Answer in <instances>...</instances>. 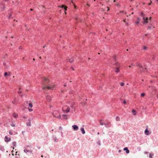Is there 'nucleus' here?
Here are the masks:
<instances>
[{
  "instance_id": "42",
  "label": "nucleus",
  "mask_w": 158,
  "mask_h": 158,
  "mask_svg": "<svg viewBox=\"0 0 158 158\" xmlns=\"http://www.w3.org/2000/svg\"><path fill=\"white\" fill-rule=\"evenodd\" d=\"M63 116H66V115H63Z\"/></svg>"
},
{
  "instance_id": "36",
  "label": "nucleus",
  "mask_w": 158,
  "mask_h": 158,
  "mask_svg": "<svg viewBox=\"0 0 158 158\" xmlns=\"http://www.w3.org/2000/svg\"><path fill=\"white\" fill-rule=\"evenodd\" d=\"M137 19H138V21H139H139L140 20L139 18H137Z\"/></svg>"
},
{
  "instance_id": "60",
  "label": "nucleus",
  "mask_w": 158,
  "mask_h": 158,
  "mask_svg": "<svg viewBox=\"0 0 158 158\" xmlns=\"http://www.w3.org/2000/svg\"><path fill=\"white\" fill-rule=\"evenodd\" d=\"M13 103H15V102H14H14H13Z\"/></svg>"
},
{
  "instance_id": "43",
  "label": "nucleus",
  "mask_w": 158,
  "mask_h": 158,
  "mask_svg": "<svg viewBox=\"0 0 158 158\" xmlns=\"http://www.w3.org/2000/svg\"><path fill=\"white\" fill-rule=\"evenodd\" d=\"M71 69L73 70H74V69H73V67H71Z\"/></svg>"
},
{
  "instance_id": "41",
  "label": "nucleus",
  "mask_w": 158,
  "mask_h": 158,
  "mask_svg": "<svg viewBox=\"0 0 158 158\" xmlns=\"http://www.w3.org/2000/svg\"><path fill=\"white\" fill-rule=\"evenodd\" d=\"M74 8L75 9H76V6L75 5H74Z\"/></svg>"
},
{
  "instance_id": "1",
  "label": "nucleus",
  "mask_w": 158,
  "mask_h": 158,
  "mask_svg": "<svg viewBox=\"0 0 158 158\" xmlns=\"http://www.w3.org/2000/svg\"><path fill=\"white\" fill-rule=\"evenodd\" d=\"M44 81V82L43 84V85L42 86V88L43 89H44L46 88H47L48 89H52V88H54V85H53V86H46V85L49 82V79L48 78H45V77H44L43 78Z\"/></svg>"
},
{
  "instance_id": "19",
  "label": "nucleus",
  "mask_w": 158,
  "mask_h": 158,
  "mask_svg": "<svg viewBox=\"0 0 158 158\" xmlns=\"http://www.w3.org/2000/svg\"><path fill=\"white\" fill-rule=\"evenodd\" d=\"M115 64L116 65V66H117V67H118L120 66V64L119 63H118V62H116Z\"/></svg>"
},
{
  "instance_id": "6",
  "label": "nucleus",
  "mask_w": 158,
  "mask_h": 158,
  "mask_svg": "<svg viewBox=\"0 0 158 158\" xmlns=\"http://www.w3.org/2000/svg\"><path fill=\"white\" fill-rule=\"evenodd\" d=\"M46 99L48 102H50L51 100V97L48 95H47L46 97Z\"/></svg>"
},
{
  "instance_id": "46",
  "label": "nucleus",
  "mask_w": 158,
  "mask_h": 158,
  "mask_svg": "<svg viewBox=\"0 0 158 158\" xmlns=\"http://www.w3.org/2000/svg\"><path fill=\"white\" fill-rule=\"evenodd\" d=\"M156 97L158 98V94L156 95Z\"/></svg>"
},
{
  "instance_id": "64",
  "label": "nucleus",
  "mask_w": 158,
  "mask_h": 158,
  "mask_svg": "<svg viewBox=\"0 0 158 158\" xmlns=\"http://www.w3.org/2000/svg\"><path fill=\"white\" fill-rule=\"evenodd\" d=\"M87 5L88 6H89V5H88V4H87Z\"/></svg>"
},
{
  "instance_id": "13",
  "label": "nucleus",
  "mask_w": 158,
  "mask_h": 158,
  "mask_svg": "<svg viewBox=\"0 0 158 158\" xmlns=\"http://www.w3.org/2000/svg\"><path fill=\"white\" fill-rule=\"evenodd\" d=\"M81 130L83 134H84L85 133V131L84 128H81Z\"/></svg>"
},
{
  "instance_id": "63",
  "label": "nucleus",
  "mask_w": 158,
  "mask_h": 158,
  "mask_svg": "<svg viewBox=\"0 0 158 158\" xmlns=\"http://www.w3.org/2000/svg\"><path fill=\"white\" fill-rule=\"evenodd\" d=\"M129 67H131V66H129Z\"/></svg>"
},
{
  "instance_id": "17",
  "label": "nucleus",
  "mask_w": 158,
  "mask_h": 158,
  "mask_svg": "<svg viewBox=\"0 0 158 158\" xmlns=\"http://www.w3.org/2000/svg\"><path fill=\"white\" fill-rule=\"evenodd\" d=\"M13 116L15 118H16L18 116V114H16V113H14L13 114Z\"/></svg>"
},
{
  "instance_id": "30",
  "label": "nucleus",
  "mask_w": 158,
  "mask_h": 158,
  "mask_svg": "<svg viewBox=\"0 0 158 158\" xmlns=\"http://www.w3.org/2000/svg\"><path fill=\"white\" fill-rule=\"evenodd\" d=\"M139 23V21H137L136 22H135V24H138Z\"/></svg>"
},
{
  "instance_id": "7",
  "label": "nucleus",
  "mask_w": 158,
  "mask_h": 158,
  "mask_svg": "<svg viewBox=\"0 0 158 158\" xmlns=\"http://www.w3.org/2000/svg\"><path fill=\"white\" fill-rule=\"evenodd\" d=\"M72 127H73V129L74 130L77 131V130L78 129V127L76 125H73L72 126Z\"/></svg>"
},
{
  "instance_id": "24",
  "label": "nucleus",
  "mask_w": 158,
  "mask_h": 158,
  "mask_svg": "<svg viewBox=\"0 0 158 158\" xmlns=\"http://www.w3.org/2000/svg\"><path fill=\"white\" fill-rule=\"evenodd\" d=\"M29 106L31 108H32V105L31 103H29Z\"/></svg>"
},
{
  "instance_id": "25",
  "label": "nucleus",
  "mask_w": 158,
  "mask_h": 158,
  "mask_svg": "<svg viewBox=\"0 0 158 158\" xmlns=\"http://www.w3.org/2000/svg\"><path fill=\"white\" fill-rule=\"evenodd\" d=\"M141 95L142 97H143L145 96V94L144 93H142L141 94Z\"/></svg>"
},
{
  "instance_id": "5",
  "label": "nucleus",
  "mask_w": 158,
  "mask_h": 158,
  "mask_svg": "<svg viewBox=\"0 0 158 158\" xmlns=\"http://www.w3.org/2000/svg\"><path fill=\"white\" fill-rule=\"evenodd\" d=\"M10 140V137H8L7 136H6L5 137V141L6 142H8Z\"/></svg>"
},
{
  "instance_id": "15",
  "label": "nucleus",
  "mask_w": 158,
  "mask_h": 158,
  "mask_svg": "<svg viewBox=\"0 0 158 158\" xmlns=\"http://www.w3.org/2000/svg\"><path fill=\"white\" fill-rule=\"evenodd\" d=\"M31 122L30 121L29 122L27 123V126H29V127L30 126H31Z\"/></svg>"
},
{
  "instance_id": "44",
  "label": "nucleus",
  "mask_w": 158,
  "mask_h": 158,
  "mask_svg": "<svg viewBox=\"0 0 158 158\" xmlns=\"http://www.w3.org/2000/svg\"><path fill=\"white\" fill-rule=\"evenodd\" d=\"M19 49H21V47H19Z\"/></svg>"
},
{
  "instance_id": "39",
  "label": "nucleus",
  "mask_w": 158,
  "mask_h": 158,
  "mask_svg": "<svg viewBox=\"0 0 158 158\" xmlns=\"http://www.w3.org/2000/svg\"><path fill=\"white\" fill-rule=\"evenodd\" d=\"M11 126L13 127H14L15 126V125H14V124H12L11 125Z\"/></svg>"
},
{
  "instance_id": "50",
  "label": "nucleus",
  "mask_w": 158,
  "mask_h": 158,
  "mask_svg": "<svg viewBox=\"0 0 158 158\" xmlns=\"http://www.w3.org/2000/svg\"><path fill=\"white\" fill-rule=\"evenodd\" d=\"M71 2H72L73 3V1H71Z\"/></svg>"
},
{
  "instance_id": "48",
  "label": "nucleus",
  "mask_w": 158,
  "mask_h": 158,
  "mask_svg": "<svg viewBox=\"0 0 158 158\" xmlns=\"http://www.w3.org/2000/svg\"><path fill=\"white\" fill-rule=\"evenodd\" d=\"M121 150H119L118 151V152H121Z\"/></svg>"
},
{
  "instance_id": "14",
  "label": "nucleus",
  "mask_w": 158,
  "mask_h": 158,
  "mask_svg": "<svg viewBox=\"0 0 158 158\" xmlns=\"http://www.w3.org/2000/svg\"><path fill=\"white\" fill-rule=\"evenodd\" d=\"M132 112L134 115H135L136 114V111L134 109L132 110Z\"/></svg>"
},
{
  "instance_id": "21",
  "label": "nucleus",
  "mask_w": 158,
  "mask_h": 158,
  "mask_svg": "<svg viewBox=\"0 0 158 158\" xmlns=\"http://www.w3.org/2000/svg\"><path fill=\"white\" fill-rule=\"evenodd\" d=\"M100 125H103L104 124L102 122L101 120H100Z\"/></svg>"
},
{
  "instance_id": "47",
  "label": "nucleus",
  "mask_w": 158,
  "mask_h": 158,
  "mask_svg": "<svg viewBox=\"0 0 158 158\" xmlns=\"http://www.w3.org/2000/svg\"><path fill=\"white\" fill-rule=\"evenodd\" d=\"M151 18H152V17H150V18H149V19L151 20Z\"/></svg>"
},
{
  "instance_id": "27",
  "label": "nucleus",
  "mask_w": 158,
  "mask_h": 158,
  "mask_svg": "<svg viewBox=\"0 0 158 158\" xmlns=\"http://www.w3.org/2000/svg\"><path fill=\"white\" fill-rule=\"evenodd\" d=\"M149 88L151 87V88H152V89H154V90H155V87H153V86H149Z\"/></svg>"
},
{
  "instance_id": "34",
  "label": "nucleus",
  "mask_w": 158,
  "mask_h": 158,
  "mask_svg": "<svg viewBox=\"0 0 158 158\" xmlns=\"http://www.w3.org/2000/svg\"><path fill=\"white\" fill-rule=\"evenodd\" d=\"M123 103L124 104H126V101H124V102H123Z\"/></svg>"
},
{
  "instance_id": "49",
  "label": "nucleus",
  "mask_w": 158,
  "mask_h": 158,
  "mask_svg": "<svg viewBox=\"0 0 158 158\" xmlns=\"http://www.w3.org/2000/svg\"><path fill=\"white\" fill-rule=\"evenodd\" d=\"M108 8V10H109V8L108 7H107Z\"/></svg>"
},
{
  "instance_id": "2",
  "label": "nucleus",
  "mask_w": 158,
  "mask_h": 158,
  "mask_svg": "<svg viewBox=\"0 0 158 158\" xmlns=\"http://www.w3.org/2000/svg\"><path fill=\"white\" fill-rule=\"evenodd\" d=\"M52 114L53 116L56 118L60 119L61 115L57 111H54L52 113Z\"/></svg>"
},
{
  "instance_id": "56",
  "label": "nucleus",
  "mask_w": 158,
  "mask_h": 158,
  "mask_svg": "<svg viewBox=\"0 0 158 158\" xmlns=\"http://www.w3.org/2000/svg\"><path fill=\"white\" fill-rule=\"evenodd\" d=\"M35 60V59L34 58L33 59V60Z\"/></svg>"
},
{
  "instance_id": "8",
  "label": "nucleus",
  "mask_w": 158,
  "mask_h": 158,
  "mask_svg": "<svg viewBox=\"0 0 158 158\" xmlns=\"http://www.w3.org/2000/svg\"><path fill=\"white\" fill-rule=\"evenodd\" d=\"M24 151L25 153L29 152H30L31 153L32 152V151H31V149H25L24 150Z\"/></svg>"
},
{
  "instance_id": "55",
  "label": "nucleus",
  "mask_w": 158,
  "mask_h": 158,
  "mask_svg": "<svg viewBox=\"0 0 158 158\" xmlns=\"http://www.w3.org/2000/svg\"><path fill=\"white\" fill-rule=\"evenodd\" d=\"M11 15H10L9 16V18H10V17H11Z\"/></svg>"
},
{
  "instance_id": "57",
  "label": "nucleus",
  "mask_w": 158,
  "mask_h": 158,
  "mask_svg": "<svg viewBox=\"0 0 158 158\" xmlns=\"http://www.w3.org/2000/svg\"><path fill=\"white\" fill-rule=\"evenodd\" d=\"M30 10H31V11H32V9H30Z\"/></svg>"
},
{
  "instance_id": "38",
  "label": "nucleus",
  "mask_w": 158,
  "mask_h": 158,
  "mask_svg": "<svg viewBox=\"0 0 158 158\" xmlns=\"http://www.w3.org/2000/svg\"><path fill=\"white\" fill-rule=\"evenodd\" d=\"M126 19H124L123 20V21L124 22H126Z\"/></svg>"
},
{
  "instance_id": "62",
  "label": "nucleus",
  "mask_w": 158,
  "mask_h": 158,
  "mask_svg": "<svg viewBox=\"0 0 158 158\" xmlns=\"http://www.w3.org/2000/svg\"><path fill=\"white\" fill-rule=\"evenodd\" d=\"M64 86H66V85H64Z\"/></svg>"
},
{
  "instance_id": "45",
  "label": "nucleus",
  "mask_w": 158,
  "mask_h": 158,
  "mask_svg": "<svg viewBox=\"0 0 158 158\" xmlns=\"http://www.w3.org/2000/svg\"><path fill=\"white\" fill-rule=\"evenodd\" d=\"M151 3H149V4H148V5H151Z\"/></svg>"
},
{
  "instance_id": "22",
  "label": "nucleus",
  "mask_w": 158,
  "mask_h": 158,
  "mask_svg": "<svg viewBox=\"0 0 158 158\" xmlns=\"http://www.w3.org/2000/svg\"><path fill=\"white\" fill-rule=\"evenodd\" d=\"M120 84L122 86H123L125 85L124 83L123 82H120Z\"/></svg>"
},
{
  "instance_id": "35",
  "label": "nucleus",
  "mask_w": 158,
  "mask_h": 158,
  "mask_svg": "<svg viewBox=\"0 0 158 158\" xmlns=\"http://www.w3.org/2000/svg\"><path fill=\"white\" fill-rule=\"evenodd\" d=\"M71 107L72 108H73V105H72L71 106Z\"/></svg>"
},
{
  "instance_id": "20",
  "label": "nucleus",
  "mask_w": 158,
  "mask_h": 158,
  "mask_svg": "<svg viewBox=\"0 0 158 158\" xmlns=\"http://www.w3.org/2000/svg\"><path fill=\"white\" fill-rule=\"evenodd\" d=\"M12 144L15 147L16 146V142H13L12 143Z\"/></svg>"
},
{
  "instance_id": "40",
  "label": "nucleus",
  "mask_w": 158,
  "mask_h": 158,
  "mask_svg": "<svg viewBox=\"0 0 158 158\" xmlns=\"http://www.w3.org/2000/svg\"><path fill=\"white\" fill-rule=\"evenodd\" d=\"M145 20H148V18L147 17L146 18V19H145Z\"/></svg>"
},
{
  "instance_id": "16",
  "label": "nucleus",
  "mask_w": 158,
  "mask_h": 158,
  "mask_svg": "<svg viewBox=\"0 0 158 158\" xmlns=\"http://www.w3.org/2000/svg\"><path fill=\"white\" fill-rule=\"evenodd\" d=\"M143 19H144V23H148V20H145V18L144 17L143 18Z\"/></svg>"
},
{
  "instance_id": "11",
  "label": "nucleus",
  "mask_w": 158,
  "mask_h": 158,
  "mask_svg": "<svg viewBox=\"0 0 158 158\" xmlns=\"http://www.w3.org/2000/svg\"><path fill=\"white\" fill-rule=\"evenodd\" d=\"M60 7L62 8H64V10H67V6H65L64 5H62L61 6H60Z\"/></svg>"
},
{
  "instance_id": "53",
  "label": "nucleus",
  "mask_w": 158,
  "mask_h": 158,
  "mask_svg": "<svg viewBox=\"0 0 158 158\" xmlns=\"http://www.w3.org/2000/svg\"><path fill=\"white\" fill-rule=\"evenodd\" d=\"M18 93H21V92H20V91H19V92H18Z\"/></svg>"
},
{
  "instance_id": "58",
  "label": "nucleus",
  "mask_w": 158,
  "mask_h": 158,
  "mask_svg": "<svg viewBox=\"0 0 158 158\" xmlns=\"http://www.w3.org/2000/svg\"><path fill=\"white\" fill-rule=\"evenodd\" d=\"M39 58L40 59H41V57H40Z\"/></svg>"
},
{
  "instance_id": "32",
  "label": "nucleus",
  "mask_w": 158,
  "mask_h": 158,
  "mask_svg": "<svg viewBox=\"0 0 158 158\" xmlns=\"http://www.w3.org/2000/svg\"><path fill=\"white\" fill-rule=\"evenodd\" d=\"M29 110L30 111H33V110L32 109H29Z\"/></svg>"
},
{
  "instance_id": "10",
  "label": "nucleus",
  "mask_w": 158,
  "mask_h": 158,
  "mask_svg": "<svg viewBox=\"0 0 158 158\" xmlns=\"http://www.w3.org/2000/svg\"><path fill=\"white\" fill-rule=\"evenodd\" d=\"M123 150L124 151H126V153H127V154H128V153H129V150L128 149V148H127V147H125V148H124L123 149Z\"/></svg>"
},
{
  "instance_id": "52",
  "label": "nucleus",
  "mask_w": 158,
  "mask_h": 158,
  "mask_svg": "<svg viewBox=\"0 0 158 158\" xmlns=\"http://www.w3.org/2000/svg\"><path fill=\"white\" fill-rule=\"evenodd\" d=\"M98 134L99 135V132H98Z\"/></svg>"
},
{
  "instance_id": "23",
  "label": "nucleus",
  "mask_w": 158,
  "mask_h": 158,
  "mask_svg": "<svg viewBox=\"0 0 158 158\" xmlns=\"http://www.w3.org/2000/svg\"><path fill=\"white\" fill-rule=\"evenodd\" d=\"M153 156V154H152L151 153H150L149 154V157L150 158H152V156Z\"/></svg>"
},
{
  "instance_id": "29",
  "label": "nucleus",
  "mask_w": 158,
  "mask_h": 158,
  "mask_svg": "<svg viewBox=\"0 0 158 158\" xmlns=\"http://www.w3.org/2000/svg\"><path fill=\"white\" fill-rule=\"evenodd\" d=\"M7 74H8L7 73H6V72L4 73V76H6L7 75Z\"/></svg>"
},
{
  "instance_id": "37",
  "label": "nucleus",
  "mask_w": 158,
  "mask_h": 158,
  "mask_svg": "<svg viewBox=\"0 0 158 158\" xmlns=\"http://www.w3.org/2000/svg\"><path fill=\"white\" fill-rule=\"evenodd\" d=\"M126 25H127V26H128V23H126Z\"/></svg>"
},
{
  "instance_id": "59",
  "label": "nucleus",
  "mask_w": 158,
  "mask_h": 158,
  "mask_svg": "<svg viewBox=\"0 0 158 158\" xmlns=\"http://www.w3.org/2000/svg\"><path fill=\"white\" fill-rule=\"evenodd\" d=\"M120 12L122 13V12H123V11H120Z\"/></svg>"
},
{
  "instance_id": "31",
  "label": "nucleus",
  "mask_w": 158,
  "mask_h": 158,
  "mask_svg": "<svg viewBox=\"0 0 158 158\" xmlns=\"http://www.w3.org/2000/svg\"><path fill=\"white\" fill-rule=\"evenodd\" d=\"M143 49H144V50H146L147 49V48L145 46H144L143 47Z\"/></svg>"
},
{
  "instance_id": "26",
  "label": "nucleus",
  "mask_w": 158,
  "mask_h": 158,
  "mask_svg": "<svg viewBox=\"0 0 158 158\" xmlns=\"http://www.w3.org/2000/svg\"><path fill=\"white\" fill-rule=\"evenodd\" d=\"M137 66L139 67V68H142V66L141 65H140V64H137Z\"/></svg>"
},
{
  "instance_id": "33",
  "label": "nucleus",
  "mask_w": 158,
  "mask_h": 158,
  "mask_svg": "<svg viewBox=\"0 0 158 158\" xmlns=\"http://www.w3.org/2000/svg\"><path fill=\"white\" fill-rule=\"evenodd\" d=\"M141 15L143 17V16H144V15L143 14V13H141Z\"/></svg>"
},
{
  "instance_id": "9",
  "label": "nucleus",
  "mask_w": 158,
  "mask_h": 158,
  "mask_svg": "<svg viewBox=\"0 0 158 158\" xmlns=\"http://www.w3.org/2000/svg\"><path fill=\"white\" fill-rule=\"evenodd\" d=\"M67 61L70 63H72L73 61V59L72 58H71L70 59H67Z\"/></svg>"
},
{
  "instance_id": "51",
  "label": "nucleus",
  "mask_w": 158,
  "mask_h": 158,
  "mask_svg": "<svg viewBox=\"0 0 158 158\" xmlns=\"http://www.w3.org/2000/svg\"><path fill=\"white\" fill-rule=\"evenodd\" d=\"M114 2H116V0H114Z\"/></svg>"
},
{
  "instance_id": "28",
  "label": "nucleus",
  "mask_w": 158,
  "mask_h": 158,
  "mask_svg": "<svg viewBox=\"0 0 158 158\" xmlns=\"http://www.w3.org/2000/svg\"><path fill=\"white\" fill-rule=\"evenodd\" d=\"M9 134L10 135H12L13 134L12 132L11 131H10L9 132Z\"/></svg>"
},
{
  "instance_id": "4",
  "label": "nucleus",
  "mask_w": 158,
  "mask_h": 158,
  "mask_svg": "<svg viewBox=\"0 0 158 158\" xmlns=\"http://www.w3.org/2000/svg\"><path fill=\"white\" fill-rule=\"evenodd\" d=\"M144 133L145 135H148L151 134V131H149L147 129H146L144 131Z\"/></svg>"
},
{
  "instance_id": "12",
  "label": "nucleus",
  "mask_w": 158,
  "mask_h": 158,
  "mask_svg": "<svg viewBox=\"0 0 158 158\" xmlns=\"http://www.w3.org/2000/svg\"><path fill=\"white\" fill-rule=\"evenodd\" d=\"M120 72L119 67H118L116 68V70L115 71V73H118Z\"/></svg>"
},
{
  "instance_id": "18",
  "label": "nucleus",
  "mask_w": 158,
  "mask_h": 158,
  "mask_svg": "<svg viewBox=\"0 0 158 158\" xmlns=\"http://www.w3.org/2000/svg\"><path fill=\"white\" fill-rule=\"evenodd\" d=\"M116 120L117 121H119L120 120V118L118 116H117L116 118Z\"/></svg>"
},
{
  "instance_id": "54",
  "label": "nucleus",
  "mask_w": 158,
  "mask_h": 158,
  "mask_svg": "<svg viewBox=\"0 0 158 158\" xmlns=\"http://www.w3.org/2000/svg\"><path fill=\"white\" fill-rule=\"evenodd\" d=\"M41 157H43V155H42V156H41Z\"/></svg>"
},
{
  "instance_id": "3",
  "label": "nucleus",
  "mask_w": 158,
  "mask_h": 158,
  "mask_svg": "<svg viewBox=\"0 0 158 158\" xmlns=\"http://www.w3.org/2000/svg\"><path fill=\"white\" fill-rule=\"evenodd\" d=\"M62 110L64 112L68 113L70 111V108L67 106H65L62 108Z\"/></svg>"
},
{
  "instance_id": "61",
  "label": "nucleus",
  "mask_w": 158,
  "mask_h": 158,
  "mask_svg": "<svg viewBox=\"0 0 158 158\" xmlns=\"http://www.w3.org/2000/svg\"><path fill=\"white\" fill-rule=\"evenodd\" d=\"M132 14H133V12H132V13H131Z\"/></svg>"
}]
</instances>
